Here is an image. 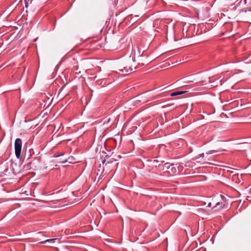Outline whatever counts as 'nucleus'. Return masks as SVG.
<instances>
[{"label": "nucleus", "instance_id": "f03ea898", "mask_svg": "<svg viewBox=\"0 0 251 251\" xmlns=\"http://www.w3.org/2000/svg\"><path fill=\"white\" fill-rule=\"evenodd\" d=\"M220 196L222 200L221 201L216 202L215 205L214 207V208H216L215 210H221L225 207L226 201L223 199L224 197L222 195H221Z\"/></svg>", "mask_w": 251, "mask_h": 251}, {"label": "nucleus", "instance_id": "f257e3e1", "mask_svg": "<svg viewBox=\"0 0 251 251\" xmlns=\"http://www.w3.org/2000/svg\"><path fill=\"white\" fill-rule=\"evenodd\" d=\"M22 145V140L20 138H17L15 141L14 148H15V155L17 158H19L20 157Z\"/></svg>", "mask_w": 251, "mask_h": 251}, {"label": "nucleus", "instance_id": "9d476101", "mask_svg": "<svg viewBox=\"0 0 251 251\" xmlns=\"http://www.w3.org/2000/svg\"><path fill=\"white\" fill-rule=\"evenodd\" d=\"M247 0H245V1H246Z\"/></svg>", "mask_w": 251, "mask_h": 251}, {"label": "nucleus", "instance_id": "423d86ee", "mask_svg": "<svg viewBox=\"0 0 251 251\" xmlns=\"http://www.w3.org/2000/svg\"><path fill=\"white\" fill-rule=\"evenodd\" d=\"M56 240V239H48V240H46L44 241L40 242L39 243L40 244H45V243H47V242H54L55 240Z\"/></svg>", "mask_w": 251, "mask_h": 251}, {"label": "nucleus", "instance_id": "6e6552de", "mask_svg": "<svg viewBox=\"0 0 251 251\" xmlns=\"http://www.w3.org/2000/svg\"><path fill=\"white\" fill-rule=\"evenodd\" d=\"M216 152H217V151H214V150L210 151L209 152L208 154H212V153H213Z\"/></svg>", "mask_w": 251, "mask_h": 251}, {"label": "nucleus", "instance_id": "39448f33", "mask_svg": "<svg viewBox=\"0 0 251 251\" xmlns=\"http://www.w3.org/2000/svg\"><path fill=\"white\" fill-rule=\"evenodd\" d=\"M186 92V91H176V92H174L170 94V96L172 97H175V96H176L178 95L183 94L185 93Z\"/></svg>", "mask_w": 251, "mask_h": 251}, {"label": "nucleus", "instance_id": "1a4fd4ad", "mask_svg": "<svg viewBox=\"0 0 251 251\" xmlns=\"http://www.w3.org/2000/svg\"><path fill=\"white\" fill-rule=\"evenodd\" d=\"M211 203L210 202L208 204V206L210 207L211 206Z\"/></svg>", "mask_w": 251, "mask_h": 251}, {"label": "nucleus", "instance_id": "7ed1b4c3", "mask_svg": "<svg viewBox=\"0 0 251 251\" xmlns=\"http://www.w3.org/2000/svg\"><path fill=\"white\" fill-rule=\"evenodd\" d=\"M135 69V67L133 68L130 67V66L127 65L126 67H125L123 69H122L121 71L123 73H124L125 75H127V74L131 73L133 71V70Z\"/></svg>", "mask_w": 251, "mask_h": 251}, {"label": "nucleus", "instance_id": "0eeeda50", "mask_svg": "<svg viewBox=\"0 0 251 251\" xmlns=\"http://www.w3.org/2000/svg\"><path fill=\"white\" fill-rule=\"evenodd\" d=\"M173 174H175L176 172V169L175 167H173V165L170 168Z\"/></svg>", "mask_w": 251, "mask_h": 251}, {"label": "nucleus", "instance_id": "20e7f679", "mask_svg": "<svg viewBox=\"0 0 251 251\" xmlns=\"http://www.w3.org/2000/svg\"><path fill=\"white\" fill-rule=\"evenodd\" d=\"M172 165H171L169 163H166L163 165H159V168L163 170H164L165 168L170 169Z\"/></svg>", "mask_w": 251, "mask_h": 251}]
</instances>
